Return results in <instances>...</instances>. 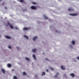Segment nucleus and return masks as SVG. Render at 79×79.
I'll return each mask as SVG.
<instances>
[{
  "mask_svg": "<svg viewBox=\"0 0 79 79\" xmlns=\"http://www.w3.org/2000/svg\"><path fill=\"white\" fill-rule=\"evenodd\" d=\"M31 10H37V7L35 6H31Z\"/></svg>",
  "mask_w": 79,
  "mask_h": 79,
  "instance_id": "nucleus-1",
  "label": "nucleus"
},
{
  "mask_svg": "<svg viewBox=\"0 0 79 79\" xmlns=\"http://www.w3.org/2000/svg\"><path fill=\"white\" fill-rule=\"evenodd\" d=\"M8 25H9L10 28H11V29H13V26L10 25V23H8Z\"/></svg>",
  "mask_w": 79,
  "mask_h": 79,
  "instance_id": "nucleus-2",
  "label": "nucleus"
},
{
  "mask_svg": "<svg viewBox=\"0 0 79 79\" xmlns=\"http://www.w3.org/2000/svg\"><path fill=\"white\" fill-rule=\"evenodd\" d=\"M70 15L73 16H77V14H70Z\"/></svg>",
  "mask_w": 79,
  "mask_h": 79,
  "instance_id": "nucleus-3",
  "label": "nucleus"
},
{
  "mask_svg": "<svg viewBox=\"0 0 79 79\" xmlns=\"http://www.w3.org/2000/svg\"><path fill=\"white\" fill-rule=\"evenodd\" d=\"M74 10V9L71 8H70L68 9V11H73Z\"/></svg>",
  "mask_w": 79,
  "mask_h": 79,
  "instance_id": "nucleus-4",
  "label": "nucleus"
},
{
  "mask_svg": "<svg viewBox=\"0 0 79 79\" xmlns=\"http://www.w3.org/2000/svg\"><path fill=\"white\" fill-rule=\"evenodd\" d=\"M61 68L63 70H65L66 69V68L63 67V66H61Z\"/></svg>",
  "mask_w": 79,
  "mask_h": 79,
  "instance_id": "nucleus-5",
  "label": "nucleus"
},
{
  "mask_svg": "<svg viewBox=\"0 0 79 79\" xmlns=\"http://www.w3.org/2000/svg\"><path fill=\"white\" fill-rule=\"evenodd\" d=\"M37 39V36H35V37L33 38V41H35V39Z\"/></svg>",
  "mask_w": 79,
  "mask_h": 79,
  "instance_id": "nucleus-6",
  "label": "nucleus"
},
{
  "mask_svg": "<svg viewBox=\"0 0 79 79\" xmlns=\"http://www.w3.org/2000/svg\"><path fill=\"white\" fill-rule=\"evenodd\" d=\"M33 57L34 58V60H37L36 59V57H35V54H33Z\"/></svg>",
  "mask_w": 79,
  "mask_h": 79,
  "instance_id": "nucleus-7",
  "label": "nucleus"
},
{
  "mask_svg": "<svg viewBox=\"0 0 79 79\" xmlns=\"http://www.w3.org/2000/svg\"><path fill=\"white\" fill-rule=\"evenodd\" d=\"M1 71L3 73V74H5V70H4V69H2Z\"/></svg>",
  "mask_w": 79,
  "mask_h": 79,
  "instance_id": "nucleus-8",
  "label": "nucleus"
},
{
  "mask_svg": "<svg viewBox=\"0 0 79 79\" xmlns=\"http://www.w3.org/2000/svg\"><path fill=\"white\" fill-rule=\"evenodd\" d=\"M70 76H71L72 77H74V74L73 73H71L70 74Z\"/></svg>",
  "mask_w": 79,
  "mask_h": 79,
  "instance_id": "nucleus-9",
  "label": "nucleus"
},
{
  "mask_svg": "<svg viewBox=\"0 0 79 79\" xmlns=\"http://www.w3.org/2000/svg\"><path fill=\"white\" fill-rule=\"evenodd\" d=\"M23 29L24 31H27V30H28V28L24 27L23 28Z\"/></svg>",
  "mask_w": 79,
  "mask_h": 79,
  "instance_id": "nucleus-10",
  "label": "nucleus"
},
{
  "mask_svg": "<svg viewBox=\"0 0 79 79\" xmlns=\"http://www.w3.org/2000/svg\"><path fill=\"white\" fill-rule=\"evenodd\" d=\"M36 50H37V49H33L32 50V52H36Z\"/></svg>",
  "mask_w": 79,
  "mask_h": 79,
  "instance_id": "nucleus-11",
  "label": "nucleus"
},
{
  "mask_svg": "<svg viewBox=\"0 0 79 79\" xmlns=\"http://www.w3.org/2000/svg\"><path fill=\"white\" fill-rule=\"evenodd\" d=\"M24 37L25 38H26V39H28V37L26 35H24Z\"/></svg>",
  "mask_w": 79,
  "mask_h": 79,
  "instance_id": "nucleus-12",
  "label": "nucleus"
},
{
  "mask_svg": "<svg viewBox=\"0 0 79 79\" xmlns=\"http://www.w3.org/2000/svg\"><path fill=\"white\" fill-rule=\"evenodd\" d=\"M7 66L8 68H10V67L11 66V65L10 64H7Z\"/></svg>",
  "mask_w": 79,
  "mask_h": 79,
  "instance_id": "nucleus-13",
  "label": "nucleus"
},
{
  "mask_svg": "<svg viewBox=\"0 0 79 79\" xmlns=\"http://www.w3.org/2000/svg\"><path fill=\"white\" fill-rule=\"evenodd\" d=\"M5 37H6V39H11V38L10 37H9L8 36H5Z\"/></svg>",
  "mask_w": 79,
  "mask_h": 79,
  "instance_id": "nucleus-14",
  "label": "nucleus"
},
{
  "mask_svg": "<svg viewBox=\"0 0 79 79\" xmlns=\"http://www.w3.org/2000/svg\"><path fill=\"white\" fill-rule=\"evenodd\" d=\"M72 44L73 45H75V41H72Z\"/></svg>",
  "mask_w": 79,
  "mask_h": 79,
  "instance_id": "nucleus-15",
  "label": "nucleus"
},
{
  "mask_svg": "<svg viewBox=\"0 0 79 79\" xmlns=\"http://www.w3.org/2000/svg\"><path fill=\"white\" fill-rule=\"evenodd\" d=\"M59 75V73H57L56 75H55V76L54 77L55 78H56V77H57V76H58V75Z\"/></svg>",
  "mask_w": 79,
  "mask_h": 79,
  "instance_id": "nucleus-16",
  "label": "nucleus"
},
{
  "mask_svg": "<svg viewBox=\"0 0 79 79\" xmlns=\"http://www.w3.org/2000/svg\"><path fill=\"white\" fill-rule=\"evenodd\" d=\"M44 18H45V19H48V17H47V16H46L45 15H44Z\"/></svg>",
  "mask_w": 79,
  "mask_h": 79,
  "instance_id": "nucleus-17",
  "label": "nucleus"
},
{
  "mask_svg": "<svg viewBox=\"0 0 79 79\" xmlns=\"http://www.w3.org/2000/svg\"><path fill=\"white\" fill-rule=\"evenodd\" d=\"M42 73L43 74H42V76H43V75H45V73L44 72H43Z\"/></svg>",
  "mask_w": 79,
  "mask_h": 79,
  "instance_id": "nucleus-18",
  "label": "nucleus"
},
{
  "mask_svg": "<svg viewBox=\"0 0 79 79\" xmlns=\"http://www.w3.org/2000/svg\"><path fill=\"white\" fill-rule=\"evenodd\" d=\"M23 75H27V74L26 73V72H23Z\"/></svg>",
  "mask_w": 79,
  "mask_h": 79,
  "instance_id": "nucleus-19",
  "label": "nucleus"
},
{
  "mask_svg": "<svg viewBox=\"0 0 79 79\" xmlns=\"http://www.w3.org/2000/svg\"><path fill=\"white\" fill-rule=\"evenodd\" d=\"M26 60H27V61H29V59L27 57L26 58Z\"/></svg>",
  "mask_w": 79,
  "mask_h": 79,
  "instance_id": "nucleus-20",
  "label": "nucleus"
},
{
  "mask_svg": "<svg viewBox=\"0 0 79 79\" xmlns=\"http://www.w3.org/2000/svg\"><path fill=\"white\" fill-rule=\"evenodd\" d=\"M15 29H16L17 30H18V29H19V28H18L17 27H15Z\"/></svg>",
  "mask_w": 79,
  "mask_h": 79,
  "instance_id": "nucleus-21",
  "label": "nucleus"
},
{
  "mask_svg": "<svg viewBox=\"0 0 79 79\" xmlns=\"http://www.w3.org/2000/svg\"><path fill=\"white\" fill-rule=\"evenodd\" d=\"M19 1L20 2H24V1L23 0H20Z\"/></svg>",
  "mask_w": 79,
  "mask_h": 79,
  "instance_id": "nucleus-22",
  "label": "nucleus"
},
{
  "mask_svg": "<svg viewBox=\"0 0 79 79\" xmlns=\"http://www.w3.org/2000/svg\"><path fill=\"white\" fill-rule=\"evenodd\" d=\"M17 79V77H16L15 76L14 77V79Z\"/></svg>",
  "mask_w": 79,
  "mask_h": 79,
  "instance_id": "nucleus-23",
  "label": "nucleus"
},
{
  "mask_svg": "<svg viewBox=\"0 0 79 79\" xmlns=\"http://www.w3.org/2000/svg\"><path fill=\"white\" fill-rule=\"evenodd\" d=\"M8 48H10V49H11V46H9L8 47Z\"/></svg>",
  "mask_w": 79,
  "mask_h": 79,
  "instance_id": "nucleus-24",
  "label": "nucleus"
},
{
  "mask_svg": "<svg viewBox=\"0 0 79 79\" xmlns=\"http://www.w3.org/2000/svg\"><path fill=\"white\" fill-rule=\"evenodd\" d=\"M4 4H5V2H2V5H4Z\"/></svg>",
  "mask_w": 79,
  "mask_h": 79,
  "instance_id": "nucleus-25",
  "label": "nucleus"
},
{
  "mask_svg": "<svg viewBox=\"0 0 79 79\" xmlns=\"http://www.w3.org/2000/svg\"><path fill=\"white\" fill-rule=\"evenodd\" d=\"M17 48L18 50H19V48L18 47H17Z\"/></svg>",
  "mask_w": 79,
  "mask_h": 79,
  "instance_id": "nucleus-26",
  "label": "nucleus"
},
{
  "mask_svg": "<svg viewBox=\"0 0 79 79\" xmlns=\"http://www.w3.org/2000/svg\"><path fill=\"white\" fill-rule=\"evenodd\" d=\"M32 4H36V3L35 2H33L32 3Z\"/></svg>",
  "mask_w": 79,
  "mask_h": 79,
  "instance_id": "nucleus-27",
  "label": "nucleus"
},
{
  "mask_svg": "<svg viewBox=\"0 0 79 79\" xmlns=\"http://www.w3.org/2000/svg\"><path fill=\"white\" fill-rule=\"evenodd\" d=\"M77 60H79V56L77 57Z\"/></svg>",
  "mask_w": 79,
  "mask_h": 79,
  "instance_id": "nucleus-28",
  "label": "nucleus"
},
{
  "mask_svg": "<svg viewBox=\"0 0 79 79\" xmlns=\"http://www.w3.org/2000/svg\"><path fill=\"white\" fill-rule=\"evenodd\" d=\"M51 70H52V71H53V70H54V69L53 68H51Z\"/></svg>",
  "mask_w": 79,
  "mask_h": 79,
  "instance_id": "nucleus-29",
  "label": "nucleus"
},
{
  "mask_svg": "<svg viewBox=\"0 0 79 79\" xmlns=\"http://www.w3.org/2000/svg\"><path fill=\"white\" fill-rule=\"evenodd\" d=\"M5 9L6 10V9H7V8H6V7H5Z\"/></svg>",
  "mask_w": 79,
  "mask_h": 79,
  "instance_id": "nucleus-30",
  "label": "nucleus"
},
{
  "mask_svg": "<svg viewBox=\"0 0 79 79\" xmlns=\"http://www.w3.org/2000/svg\"><path fill=\"white\" fill-rule=\"evenodd\" d=\"M46 71H47V72H48V69H47L46 70Z\"/></svg>",
  "mask_w": 79,
  "mask_h": 79,
  "instance_id": "nucleus-31",
  "label": "nucleus"
},
{
  "mask_svg": "<svg viewBox=\"0 0 79 79\" xmlns=\"http://www.w3.org/2000/svg\"><path fill=\"white\" fill-rule=\"evenodd\" d=\"M65 76H66V74H64V77H65Z\"/></svg>",
  "mask_w": 79,
  "mask_h": 79,
  "instance_id": "nucleus-32",
  "label": "nucleus"
},
{
  "mask_svg": "<svg viewBox=\"0 0 79 79\" xmlns=\"http://www.w3.org/2000/svg\"><path fill=\"white\" fill-rule=\"evenodd\" d=\"M45 60H48V59H45Z\"/></svg>",
  "mask_w": 79,
  "mask_h": 79,
  "instance_id": "nucleus-33",
  "label": "nucleus"
},
{
  "mask_svg": "<svg viewBox=\"0 0 79 79\" xmlns=\"http://www.w3.org/2000/svg\"><path fill=\"white\" fill-rule=\"evenodd\" d=\"M14 70V69H12V71H13Z\"/></svg>",
  "mask_w": 79,
  "mask_h": 79,
  "instance_id": "nucleus-34",
  "label": "nucleus"
},
{
  "mask_svg": "<svg viewBox=\"0 0 79 79\" xmlns=\"http://www.w3.org/2000/svg\"><path fill=\"white\" fill-rule=\"evenodd\" d=\"M56 32H57V31L56 30Z\"/></svg>",
  "mask_w": 79,
  "mask_h": 79,
  "instance_id": "nucleus-35",
  "label": "nucleus"
},
{
  "mask_svg": "<svg viewBox=\"0 0 79 79\" xmlns=\"http://www.w3.org/2000/svg\"><path fill=\"white\" fill-rule=\"evenodd\" d=\"M2 0H0V1H2Z\"/></svg>",
  "mask_w": 79,
  "mask_h": 79,
  "instance_id": "nucleus-36",
  "label": "nucleus"
}]
</instances>
